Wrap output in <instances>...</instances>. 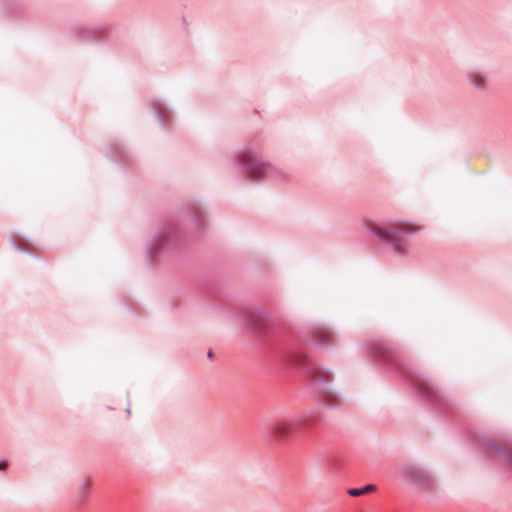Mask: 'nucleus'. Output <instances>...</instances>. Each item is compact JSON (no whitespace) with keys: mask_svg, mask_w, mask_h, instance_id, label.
<instances>
[{"mask_svg":"<svg viewBox=\"0 0 512 512\" xmlns=\"http://www.w3.org/2000/svg\"><path fill=\"white\" fill-rule=\"evenodd\" d=\"M370 353L379 358L396 359L397 352L395 347L388 342L377 340L369 348Z\"/></svg>","mask_w":512,"mask_h":512,"instance_id":"nucleus-12","label":"nucleus"},{"mask_svg":"<svg viewBox=\"0 0 512 512\" xmlns=\"http://www.w3.org/2000/svg\"><path fill=\"white\" fill-rule=\"evenodd\" d=\"M410 381L415 389L425 398L434 403L439 402L438 388L430 378L418 372H411Z\"/></svg>","mask_w":512,"mask_h":512,"instance_id":"nucleus-8","label":"nucleus"},{"mask_svg":"<svg viewBox=\"0 0 512 512\" xmlns=\"http://www.w3.org/2000/svg\"><path fill=\"white\" fill-rule=\"evenodd\" d=\"M283 361L299 367L307 374L309 386L314 392L324 396L322 403L325 406L331 408L336 406L331 402L334 393L330 387L331 373L329 370L322 369L316 362L300 352H289L283 356Z\"/></svg>","mask_w":512,"mask_h":512,"instance_id":"nucleus-1","label":"nucleus"},{"mask_svg":"<svg viewBox=\"0 0 512 512\" xmlns=\"http://www.w3.org/2000/svg\"><path fill=\"white\" fill-rule=\"evenodd\" d=\"M467 78L469 83L478 90H484L488 83L486 72L479 68L469 70Z\"/></svg>","mask_w":512,"mask_h":512,"instance_id":"nucleus-13","label":"nucleus"},{"mask_svg":"<svg viewBox=\"0 0 512 512\" xmlns=\"http://www.w3.org/2000/svg\"><path fill=\"white\" fill-rule=\"evenodd\" d=\"M484 446L494 453L502 467L512 472V449H506L492 440L485 441Z\"/></svg>","mask_w":512,"mask_h":512,"instance_id":"nucleus-10","label":"nucleus"},{"mask_svg":"<svg viewBox=\"0 0 512 512\" xmlns=\"http://www.w3.org/2000/svg\"><path fill=\"white\" fill-rule=\"evenodd\" d=\"M150 110L157 118L161 126H165L170 122L171 111L166 104L160 99H151L149 101Z\"/></svg>","mask_w":512,"mask_h":512,"instance_id":"nucleus-11","label":"nucleus"},{"mask_svg":"<svg viewBox=\"0 0 512 512\" xmlns=\"http://www.w3.org/2000/svg\"><path fill=\"white\" fill-rule=\"evenodd\" d=\"M80 490L82 493L86 492L88 490V484L85 480H83L80 484Z\"/></svg>","mask_w":512,"mask_h":512,"instance_id":"nucleus-16","label":"nucleus"},{"mask_svg":"<svg viewBox=\"0 0 512 512\" xmlns=\"http://www.w3.org/2000/svg\"><path fill=\"white\" fill-rule=\"evenodd\" d=\"M368 230L391 247L397 250H405L407 240L418 231V228L407 222L391 220L382 223H370Z\"/></svg>","mask_w":512,"mask_h":512,"instance_id":"nucleus-2","label":"nucleus"},{"mask_svg":"<svg viewBox=\"0 0 512 512\" xmlns=\"http://www.w3.org/2000/svg\"><path fill=\"white\" fill-rule=\"evenodd\" d=\"M233 162L236 168L245 171L247 175L255 179L274 171L272 165L262 159L259 150L251 145L235 150Z\"/></svg>","mask_w":512,"mask_h":512,"instance_id":"nucleus-4","label":"nucleus"},{"mask_svg":"<svg viewBox=\"0 0 512 512\" xmlns=\"http://www.w3.org/2000/svg\"><path fill=\"white\" fill-rule=\"evenodd\" d=\"M190 220L193 222L195 229L199 232L203 230L205 223V215L201 207L197 203H193L189 214Z\"/></svg>","mask_w":512,"mask_h":512,"instance_id":"nucleus-14","label":"nucleus"},{"mask_svg":"<svg viewBox=\"0 0 512 512\" xmlns=\"http://www.w3.org/2000/svg\"><path fill=\"white\" fill-rule=\"evenodd\" d=\"M376 489L375 485L373 484H368L362 488H350L348 489V494L350 496H354V497H357V496H361L363 494H366L368 492H371V491H374Z\"/></svg>","mask_w":512,"mask_h":512,"instance_id":"nucleus-15","label":"nucleus"},{"mask_svg":"<svg viewBox=\"0 0 512 512\" xmlns=\"http://www.w3.org/2000/svg\"><path fill=\"white\" fill-rule=\"evenodd\" d=\"M184 239L185 236L175 225L160 227L147 246L148 261L152 263L157 257L174 248Z\"/></svg>","mask_w":512,"mask_h":512,"instance_id":"nucleus-5","label":"nucleus"},{"mask_svg":"<svg viewBox=\"0 0 512 512\" xmlns=\"http://www.w3.org/2000/svg\"><path fill=\"white\" fill-rule=\"evenodd\" d=\"M310 344L329 347L335 341V333L328 327L318 326L310 331Z\"/></svg>","mask_w":512,"mask_h":512,"instance_id":"nucleus-9","label":"nucleus"},{"mask_svg":"<svg viewBox=\"0 0 512 512\" xmlns=\"http://www.w3.org/2000/svg\"><path fill=\"white\" fill-rule=\"evenodd\" d=\"M320 422L316 409L304 410L292 418L279 419L271 424L272 434L279 439H286L292 433L301 434Z\"/></svg>","mask_w":512,"mask_h":512,"instance_id":"nucleus-3","label":"nucleus"},{"mask_svg":"<svg viewBox=\"0 0 512 512\" xmlns=\"http://www.w3.org/2000/svg\"><path fill=\"white\" fill-rule=\"evenodd\" d=\"M243 321L245 328L252 334L262 338L268 339L269 331L272 329L271 315L258 307L247 309L243 313Z\"/></svg>","mask_w":512,"mask_h":512,"instance_id":"nucleus-6","label":"nucleus"},{"mask_svg":"<svg viewBox=\"0 0 512 512\" xmlns=\"http://www.w3.org/2000/svg\"><path fill=\"white\" fill-rule=\"evenodd\" d=\"M212 356H213L212 351H209V352H208V357H209V358H212Z\"/></svg>","mask_w":512,"mask_h":512,"instance_id":"nucleus-18","label":"nucleus"},{"mask_svg":"<svg viewBox=\"0 0 512 512\" xmlns=\"http://www.w3.org/2000/svg\"><path fill=\"white\" fill-rule=\"evenodd\" d=\"M404 478L412 485L425 493H431L436 490L437 482L435 478L426 469L409 464L402 468Z\"/></svg>","mask_w":512,"mask_h":512,"instance_id":"nucleus-7","label":"nucleus"},{"mask_svg":"<svg viewBox=\"0 0 512 512\" xmlns=\"http://www.w3.org/2000/svg\"><path fill=\"white\" fill-rule=\"evenodd\" d=\"M7 467V462L5 460L0 461V470H3Z\"/></svg>","mask_w":512,"mask_h":512,"instance_id":"nucleus-17","label":"nucleus"}]
</instances>
